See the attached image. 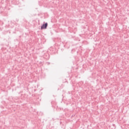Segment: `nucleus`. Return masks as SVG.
Here are the masks:
<instances>
[{
	"label": "nucleus",
	"instance_id": "obj_1",
	"mask_svg": "<svg viewBox=\"0 0 129 129\" xmlns=\"http://www.w3.org/2000/svg\"><path fill=\"white\" fill-rule=\"evenodd\" d=\"M48 26V23H45V24H43L41 27V30H43L44 29H47V26Z\"/></svg>",
	"mask_w": 129,
	"mask_h": 129
}]
</instances>
